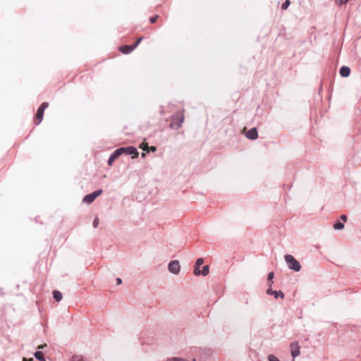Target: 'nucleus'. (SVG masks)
Returning a JSON list of instances; mask_svg holds the SVG:
<instances>
[{
  "instance_id": "nucleus-1",
  "label": "nucleus",
  "mask_w": 361,
  "mask_h": 361,
  "mask_svg": "<svg viewBox=\"0 0 361 361\" xmlns=\"http://www.w3.org/2000/svg\"><path fill=\"white\" fill-rule=\"evenodd\" d=\"M184 121V116L183 111L177 112L171 118L170 127L171 128L178 129L181 127L182 123Z\"/></svg>"
},
{
  "instance_id": "nucleus-2",
  "label": "nucleus",
  "mask_w": 361,
  "mask_h": 361,
  "mask_svg": "<svg viewBox=\"0 0 361 361\" xmlns=\"http://www.w3.org/2000/svg\"><path fill=\"white\" fill-rule=\"evenodd\" d=\"M285 260L288 264L289 269L294 270L295 271H299L301 269V266L298 260L291 255H286Z\"/></svg>"
},
{
  "instance_id": "nucleus-3",
  "label": "nucleus",
  "mask_w": 361,
  "mask_h": 361,
  "mask_svg": "<svg viewBox=\"0 0 361 361\" xmlns=\"http://www.w3.org/2000/svg\"><path fill=\"white\" fill-rule=\"evenodd\" d=\"M49 106L48 102H43L40 106L38 108L35 118V123L36 125H39L42 121L43 120L44 112L46 108Z\"/></svg>"
},
{
  "instance_id": "nucleus-4",
  "label": "nucleus",
  "mask_w": 361,
  "mask_h": 361,
  "mask_svg": "<svg viewBox=\"0 0 361 361\" xmlns=\"http://www.w3.org/2000/svg\"><path fill=\"white\" fill-rule=\"evenodd\" d=\"M102 193V190H99L92 192L91 194L87 195L83 198V202L87 204L92 203L96 197L99 196Z\"/></svg>"
},
{
  "instance_id": "nucleus-5",
  "label": "nucleus",
  "mask_w": 361,
  "mask_h": 361,
  "mask_svg": "<svg viewBox=\"0 0 361 361\" xmlns=\"http://www.w3.org/2000/svg\"><path fill=\"white\" fill-rule=\"evenodd\" d=\"M180 266L178 260L171 261L169 264V271L174 274H178L180 271Z\"/></svg>"
},
{
  "instance_id": "nucleus-6",
  "label": "nucleus",
  "mask_w": 361,
  "mask_h": 361,
  "mask_svg": "<svg viewBox=\"0 0 361 361\" xmlns=\"http://www.w3.org/2000/svg\"><path fill=\"white\" fill-rule=\"evenodd\" d=\"M120 149H123V151H122V154H132L133 158H135L138 156V152H137V149L133 147H121Z\"/></svg>"
},
{
  "instance_id": "nucleus-7",
  "label": "nucleus",
  "mask_w": 361,
  "mask_h": 361,
  "mask_svg": "<svg viewBox=\"0 0 361 361\" xmlns=\"http://www.w3.org/2000/svg\"><path fill=\"white\" fill-rule=\"evenodd\" d=\"M291 355L293 358L298 356L300 353V345L298 342H293L290 344Z\"/></svg>"
},
{
  "instance_id": "nucleus-8",
  "label": "nucleus",
  "mask_w": 361,
  "mask_h": 361,
  "mask_svg": "<svg viewBox=\"0 0 361 361\" xmlns=\"http://www.w3.org/2000/svg\"><path fill=\"white\" fill-rule=\"evenodd\" d=\"M122 151H123V149H116L109 157V160H108V164L109 166L112 165L113 162L119 157L122 154Z\"/></svg>"
},
{
  "instance_id": "nucleus-9",
  "label": "nucleus",
  "mask_w": 361,
  "mask_h": 361,
  "mask_svg": "<svg viewBox=\"0 0 361 361\" xmlns=\"http://www.w3.org/2000/svg\"><path fill=\"white\" fill-rule=\"evenodd\" d=\"M245 135L250 140H255L258 137V133L255 128H252L246 133Z\"/></svg>"
},
{
  "instance_id": "nucleus-10",
  "label": "nucleus",
  "mask_w": 361,
  "mask_h": 361,
  "mask_svg": "<svg viewBox=\"0 0 361 361\" xmlns=\"http://www.w3.org/2000/svg\"><path fill=\"white\" fill-rule=\"evenodd\" d=\"M135 49V46L133 45H123L119 47L120 51H121L124 54H128L130 53Z\"/></svg>"
},
{
  "instance_id": "nucleus-11",
  "label": "nucleus",
  "mask_w": 361,
  "mask_h": 361,
  "mask_svg": "<svg viewBox=\"0 0 361 361\" xmlns=\"http://www.w3.org/2000/svg\"><path fill=\"white\" fill-rule=\"evenodd\" d=\"M204 263V259L202 258H199L197 259L194 269V274L196 276L200 275V267Z\"/></svg>"
},
{
  "instance_id": "nucleus-12",
  "label": "nucleus",
  "mask_w": 361,
  "mask_h": 361,
  "mask_svg": "<svg viewBox=\"0 0 361 361\" xmlns=\"http://www.w3.org/2000/svg\"><path fill=\"white\" fill-rule=\"evenodd\" d=\"M350 73V69L348 66H342L340 69V74L343 77H348Z\"/></svg>"
},
{
  "instance_id": "nucleus-13",
  "label": "nucleus",
  "mask_w": 361,
  "mask_h": 361,
  "mask_svg": "<svg viewBox=\"0 0 361 361\" xmlns=\"http://www.w3.org/2000/svg\"><path fill=\"white\" fill-rule=\"evenodd\" d=\"M267 292L269 295H274L276 298H277L279 296H280L281 298H284V294L281 291L278 292L276 290H272L271 288H269Z\"/></svg>"
},
{
  "instance_id": "nucleus-14",
  "label": "nucleus",
  "mask_w": 361,
  "mask_h": 361,
  "mask_svg": "<svg viewBox=\"0 0 361 361\" xmlns=\"http://www.w3.org/2000/svg\"><path fill=\"white\" fill-rule=\"evenodd\" d=\"M53 297L57 302L61 301L63 298L62 293L59 290L53 291Z\"/></svg>"
},
{
  "instance_id": "nucleus-15",
  "label": "nucleus",
  "mask_w": 361,
  "mask_h": 361,
  "mask_svg": "<svg viewBox=\"0 0 361 361\" xmlns=\"http://www.w3.org/2000/svg\"><path fill=\"white\" fill-rule=\"evenodd\" d=\"M35 357L40 360V361H45L44 359V355L42 352L40 351H37L35 353Z\"/></svg>"
},
{
  "instance_id": "nucleus-16",
  "label": "nucleus",
  "mask_w": 361,
  "mask_h": 361,
  "mask_svg": "<svg viewBox=\"0 0 361 361\" xmlns=\"http://www.w3.org/2000/svg\"><path fill=\"white\" fill-rule=\"evenodd\" d=\"M209 266L205 265L202 267V270H200V274L203 276H207L209 274Z\"/></svg>"
},
{
  "instance_id": "nucleus-17",
  "label": "nucleus",
  "mask_w": 361,
  "mask_h": 361,
  "mask_svg": "<svg viewBox=\"0 0 361 361\" xmlns=\"http://www.w3.org/2000/svg\"><path fill=\"white\" fill-rule=\"evenodd\" d=\"M344 228V224L341 222H337L334 225V228L336 230H341Z\"/></svg>"
},
{
  "instance_id": "nucleus-18",
  "label": "nucleus",
  "mask_w": 361,
  "mask_h": 361,
  "mask_svg": "<svg viewBox=\"0 0 361 361\" xmlns=\"http://www.w3.org/2000/svg\"><path fill=\"white\" fill-rule=\"evenodd\" d=\"M140 147L145 151L149 152L148 143L146 142H143L142 143H141Z\"/></svg>"
},
{
  "instance_id": "nucleus-19",
  "label": "nucleus",
  "mask_w": 361,
  "mask_h": 361,
  "mask_svg": "<svg viewBox=\"0 0 361 361\" xmlns=\"http://www.w3.org/2000/svg\"><path fill=\"white\" fill-rule=\"evenodd\" d=\"M290 4V0H286V1L281 5L282 10H286Z\"/></svg>"
},
{
  "instance_id": "nucleus-20",
  "label": "nucleus",
  "mask_w": 361,
  "mask_h": 361,
  "mask_svg": "<svg viewBox=\"0 0 361 361\" xmlns=\"http://www.w3.org/2000/svg\"><path fill=\"white\" fill-rule=\"evenodd\" d=\"M72 361H85L81 355H74L72 357Z\"/></svg>"
},
{
  "instance_id": "nucleus-21",
  "label": "nucleus",
  "mask_w": 361,
  "mask_h": 361,
  "mask_svg": "<svg viewBox=\"0 0 361 361\" xmlns=\"http://www.w3.org/2000/svg\"><path fill=\"white\" fill-rule=\"evenodd\" d=\"M167 361H188L184 358L173 357L167 360Z\"/></svg>"
},
{
  "instance_id": "nucleus-22",
  "label": "nucleus",
  "mask_w": 361,
  "mask_h": 361,
  "mask_svg": "<svg viewBox=\"0 0 361 361\" xmlns=\"http://www.w3.org/2000/svg\"><path fill=\"white\" fill-rule=\"evenodd\" d=\"M159 15H156L154 16H152L149 18V21L151 23H156L157 20L159 18Z\"/></svg>"
},
{
  "instance_id": "nucleus-23",
  "label": "nucleus",
  "mask_w": 361,
  "mask_h": 361,
  "mask_svg": "<svg viewBox=\"0 0 361 361\" xmlns=\"http://www.w3.org/2000/svg\"><path fill=\"white\" fill-rule=\"evenodd\" d=\"M269 361H280L276 356L270 355L268 357Z\"/></svg>"
},
{
  "instance_id": "nucleus-24",
  "label": "nucleus",
  "mask_w": 361,
  "mask_h": 361,
  "mask_svg": "<svg viewBox=\"0 0 361 361\" xmlns=\"http://www.w3.org/2000/svg\"><path fill=\"white\" fill-rule=\"evenodd\" d=\"M274 272H269L267 276V279L269 281H271V283H273V281H271L274 278Z\"/></svg>"
},
{
  "instance_id": "nucleus-25",
  "label": "nucleus",
  "mask_w": 361,
  "mask_h": 361,
  "mask_svg": "<svg viewBox=\"0 0 361 361\" xmlns=\"http://www.w3.org/2000/svg\"><path fill=\"white\" fill-rule=\"evenodd\" d=\"M143 37H139L135 44H132L133 46H135V48L137 47V45L141 42V41L142 40Z\"/></svg>"
},
{
  "instance_id": "nucleus-26",
  "label": "nucleus",
  "mask_w": 361,
  "mask_h": 361,
  "mask_svg": "<svg viewBox=\"0 0 361 361\" xmlns=\"http://www.w3.org/2000/svg\"><path fill=\"white\" fill-rule=\"evenodd\" d=\"M348 0H336V2L339 4H345Z\"/></svg>"
},
{
  "instance_id": "nucleus-27",
  "label": "nucleus",
  "mask_w": 361,
  "mask_h": 361,
  "mask_svg": "<svg viewBox=\"0 0 361 361\" xmlns=\"http://www.w3.org/2000/svg\"><path fill=\"white\" fill-rule=\"evenodd\" d=\"M98 224H99V219H98V218H96V219L94 220V221H93V226H94V228H97V226H98Z\"/></svg>"
},
{
  "instance_id": "nucleus-28",
  "label": "nucleus",
  "mask_w": 361,
  "mask_h": 361,
  "mask_svg": "<svg viewBox=\"0 0 361 361\" xmlns=\"http://www.w3.org/2000/svg\"><path fill=\"white\" fill-rule=\"evenodd\" d=\"M341 219L345 222L347 221V216L345 215V214L341 215Z\"/></svg>"
},
{
  "instance_id": "nucleus-29",
  "label": "nucleus",
  "mask_w": 361,
  "mask_h": 361,
  "mask_svg": "<svg viewBox=\"0 0 361 361\" xmlns=\"http://www.w3.org/2000/svg\"><path fill=\"white\" fill-rule=\"evenodd\" d=\"M149 150H151L152 152H155L157 150V148L154 146H152V147H149Z\"/></svg>"
},
{
  "instance_id": "nucleus-30",
  "label": "nucleus",
  "mask_w": 361,
  "mask_h": 361,
  "mask_svg": "<svg viewBox=\"0 0 361 361\" xmlns=\"http://www.w3.org/2000/svg\"><path fill=\"white\" fill-rule=\"evenodd\" d=\"M116 281H117V284H118V285L121 284V283H122V281H121V279L120 278H118L116 279Z\"/></svg>"
},
{
  "instance_id": "nucleus-31",
  "label": "nucleus",
  "mask_w": 361,
  "mask_h": 361,
  "mask_svg": "<svg viewBox=\"0 0 361 361\" xmlns=\"http://www.w3.org/2000/svg\"><path fill=\"white\" fill-rule=\"evenodd\" d=\"M43 348V345H39L38 346V348L40 349V348Z\"/></svg>"
},
{
  "instance_id": "nucleus-32",
  "label": "nucleus",
  "mask_w": 361,
  "mask_h": 361,
  "mask_svg": "<svg viewBox=\"0 0 361 361\" xmlns=\"http://www.w3.org/2000/svg\"><path fill=\"white\" fill-rule=\"evenodd\" d=\"M28 361H34V360H33V358H31Z\"/></svg>"
},
{
  "instance_id": "nucleus-33",
  "label": "nucleus",
  "mask_w": 361,
  "mask_h": 361,
  "mask_svg": "<svg viewBox=\"0 0 361 361\" xmlns=\"http://www.w3.org/2000/svg\"><path fill=\"white\" fill-rule=\"evenodd\" d=\"M145 153H142V157H145Z\"/></svg>"
}]
</instances>
